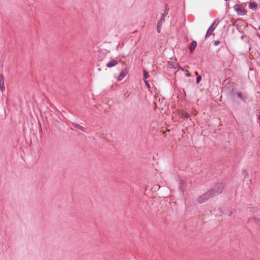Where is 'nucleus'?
I'll use <instances>...</instances> for the list:
<instances>
[{"label":"nucleus","instance_id":"nucleus-1","mask_svg":"<svg viewBox=\"0 0 260 260\" xmlns=\"http://www.w3.org/2000/svg\"><path fill=\"white\" fill-rule=\"evenodd\" d=\"M223 188L224 185L222 183H216L212 188L200 196L198 199V202L202 204L209 199L219 195L222 192Z\"/></svg>","mask_w":260,"mask_h":260},{"label":"nucleus","instance_id":"nucleus-2","mask_svg":"<svg viewBox=\"0 0 260 260\" xmlns=\"http://www.w3.org/2000/svg\"><path fill=\"white\" fill-rule=\"evenodd\" d=\"M219 21L218 19H216L214 22L212 24V25L209 27L208 29L207 33L206 34L205 38H207L209 37L210 35H211V33L213 31L216 26L218 24Z\"/></svg>","mask_w":260,"mask_h":260},{"label":"nucleus","instance_id":"nucleus-3","mask_svg":"<svg viewBox=\"0 0 260 260\" xmlns=\"http://www.w3.org/2000/svg\"><path fill=\"white\" fill-rule=\"evenodd\" d=\"M234 9L239 15H244L247 13V11L244 8L241 7L239 5H235L234 6Z\"/></svg>","mask_w":260,"mask_h":260},{"label":"nucleus","instance_id":"nucleus-4","mask_svg":"<svg viewBox=\"0 0 260 260\" xmlns=\"http://www.w3.org/2000/svg\"><path fill=\"white\" fill-rule=\"evenodd\" d=\"M127 73H128V71L126 69L122 70L120 72L119 76L118 77V78H117L118 80H119V81L122 80L125 77V76L126 75Z\"/></svg>","mask_w":260,"mask_h":260},{"label":"nucleus","instance_id":"nucleus-5","mask_svg":"<svg viewBox=\"0 0 260 260\" xmlns=\"http://www.w3.org/2000/svg\"><path fill=\"white\" fill-rule=\"evenodd\" d=\"M0 89L2 92L4 91L5 89L4 85V78L2 74L0 75Z\"/></svg>","mask_w":260,"mask_h":260},{"label":"nucleus","instance_id":"nucleus-6","mask_svg":"<svg viewBox=\"0 0 260 260\" xmlns=\"http://www.w3.org/2000/svg\"><path fill=\"white\" fill-rule=\"evenodd\" d=\"M118 63V61L115 59H112L109 62L106 64V66L108 68H112L115 66Z\"/></svg>","mask_w":260,"mask_h":260},{"label":"nucleus","instance_id":"nucleus-7","mask_svg":"<svg viewBox=\"0 0 260 260\" xmlns=\"http://www.w3.org/2000/svg\"><path fill=\"white\" fill-rule=\"evenodd\" d=\"M237 96L243 101L245 102L247 99L248 97L246 95L242 94L241 92H239L237 93Z\"/></svg>","mask_w":260,"mask_h":260},{"label":"nucleus","instance_id":"nucleus-8","mask_svg":"<svg viewBox=\"0 0 260 260\" xmlns=\"http://www.w3.org/2000/svg\"><path fill=\"white\" fill-rule=\"evenodd\" d=\"M197 43L196 41H193L191 42V43L190 44V45L189 46V50H190V52L193 51L195 49V48L197 46Z\"/></svg>","mask_w":260,"mask_h":260},{"label":"nucleus","instance_id":"nucleus-9","mask_svg":"<svg viewBox=\"0 0 260 260\" xmlns=\"http://www.w3.org/2000/svg\"><path fill=\"white\" fill-rule=\"evenodd\" d=\"M169 10V8L168 6L166 4V5H165V9L164 13L162 14L161 18H163V19H165V17H166V16L168 13Z\"/></svg>","mask_w":260,"mask_h":260},{"label":"nucleus","instance_id":"nucleus-10","mask_svg":"<svg viewBox=\"0 0 260 260\" xmlns=\"http://www.w3.org/2000/svg\"><path fill=\"white\" fill-rule=\"evenodd\" d=\"M249 7L250 9H253L257 7V4L255 2H250L249 4Z\"/></svg>","mask_w":260,"mask_h":260},{"label":"nucleus","instance_id":"nucleus-11","mask_svg":"<svg viewBox=\"0 0 260 260\" xmlns=\"http://www.w3.org/2000/svg\"><path fill=\"white\" fill-rule=\"evenodd\" d=\"M182 116L184 117V119H188L190 117V115L188 113L182 112Z\"/></svg>","mask_w":260,"mask_h":260},{"label":"nucleus","instance_id":"nucleus-12","mask_svg":"<svg viewBox=\"0 0 260 260\" xmlns=\"http://www.w3.org/2000/svg\"><path fill=\"white\" fill-rule=\"evenodd\" d=\"M195 74L197 76V79H196V82L197 84H198L201 80L202 77L200 75H198V72H196Z\"/></svg>","mask_w":260,"mask_h":260},{"label":"nucleus","instance_id":"nucleus-13","mask_svg":"<svg viewBox=\"0 0 260 260\" xmlns=\"http://www.w3.org/2000/svg\"><path fill=\"white\" fill-rule=\"evenodd\" d=\"M73 124L77 128L82 131H84V128L80 125L79 124L76 123H73Z\"/></svg>","mask_w":260,"mask_h":260},{"label":"nucleus","instance_id":"nucleus-14","mask_svg":"<svg viewBox=\"0 0 260 260\" xmlns=\"http://www.w3.org/2000/svg\"><path fill=\"white\" fill-rule=\"evenodd\" d=\"M143 76L144 80H145L146 79H147L149 77L148 73L145 70H144L143 71Z\"/></svg>","mask_w":260,"mask_h":260},{"label":"nucleus","instance_id":"nucleus-15","mask_svg":"<svg viewBox=\"0 0 260 260\" xmlns=\"http://www.w3.org/2000/svg\"><path fill=\"white\" fill-rule=\"evenodd\" d=\"M164 21H165V19H163V18H160V20L158 21L157 25H159L161 27L162 23Z\"/></svg>","mask_w":260,"mask_h":260},{"label":"nucleus","instance_id":"nucleus-16","mask_svg":"<svg viewBox=\"0 0 260 260\" xmlns=\"http://www.w3.org/2000/svg\"><path fill=\"white\" fill-rule=\"evenodd\" d=\"M161 30V27L159 25H157V31L159 33Z\"/></svg>","mask_w":260,"mask_h":260},{"label":"nucleus","instance_id":"nucleus-17","mask_svg":"<svg viewBox=\"0 0 260 260\" xmlns=\"http://www.w3.org/2000/svg\"><path fill=\"white\" fill-rule=\"evenodd\" d=\"M220 44V42L218 41H214V45L215 46H217L218 45H219Z\"/></svg>","mask_w":260,"mask_h":260},{"label":"nucleus","instance_id":"nucleus-18","mask_svg":"<svg viewBox=\"0 0 260 260\" xmlns=\"http://www.w3.org/2000/svg\"><path fill=\"white\" fill-rule=\"evenodd\" d=\"M225 214L228 216H231L232 214V212L231 211H228L226 213H225Z\"/></svg>","mask_w":260,"mask_h":260},{"label":"nucleus","instance_id":"nucleus-19","mask_svg":"<svg viewBox=\"0 0 260 260\" xmlns=\"http://www.w3.org/2000/svg\"><path fill=\"white\" fill-rule=\"evenodd\" d=\"M144 82H145V84H146V85L147 86V87H148V88L150 87V85L149 84L148 81H147L145 80H144Z\"/></svg>","mask_w":260,"mask_h":260},{"label":"nucleus","instance_id":"nucleus-20","mask_svg":"<svg viewBox=\"0 0 260 260\" xmlns=\"http://www.w3.org/2000/svg\"><path fill=\"white\" fill-rule=\"evenodd\" d=\"M186 75L188 77H189L191 76V74L188 72L187 71V73H186Z\"/></svg>","mask_w":260,"mask_h":260},{"label":"nucleus","instance_id":"nucleus-21","mask_svg":"<svg viewBox=\"0 0 260 260\" xmlns=\"http://www.w3.org/2000/svg\"><path fill=\"white\" fill-rule=\"evenodd\" d=\"M180 69L181 70L184 71V69H183V68H182V67H180Z\"/></svg>","mask_w":260,"mask_h":260},{"label":"nucleus","instance_id":"nucleus-22","mask_svg":"<svg viewBox=\"0 0 260 260\" xmlns=\"http://www.w3.org/2000/svg\"><path fill=\"white\" fill-rule=\"evenodd\" d=\"M225 1H228V0H224Z\"/></svg>","mask_w":260,"mask_h":260}]
</instances>
